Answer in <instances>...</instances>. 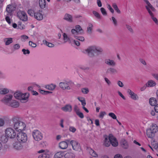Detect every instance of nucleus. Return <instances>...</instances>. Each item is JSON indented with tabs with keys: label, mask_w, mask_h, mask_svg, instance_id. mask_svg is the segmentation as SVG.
<instances>
[{
	"label": "nucleus",
	"mask_w": 158,
	"mask_h": 158,
	"mask_svg": "<svg viewBox=\"0 0 158 158\" xmlns=\"http://www.w3.org/2000/svg\"><path fill=\"white\" fill-rule=\"evenodd\" d=\"M5 135L2 136L1 138L2 142L4 143L7 142L9 139H13L15 138L17 132L14 128L8 127L5 130Z\"/></svg>",
	"instance_id": "nucleus-1"
},
{
	"label": "nucleus",
	"mask_w": 158,
	"mask_h": 158,
	"mask_svg": "<svg viewBox=\"0 0 158 158\" xmlns=\"http://www.w3.org/2000/svg\"><path fill=\"white\" fill-rule=\"evenodd\" d=\"M102 51V49L100 47L96 46H92L89 47L85 50V53L90 57L94 56V53L98 55L100 54Z\"/></svg>",
	"instance_id": "nucleus-2"
},
{
	"label": "nucleus",
	"mask_w": 158,
	"mask_h": 158,
	"mask_svg": "<svg viewBox=\"0 0 158 158\" xmlns=\"http://www.w3.org/2000/svg\"><path fill=\"white\" fill-rule=\"evenodd\" d=\"M102 51V49L100 47L96 46H92L89 47L85 50V53L90 57L94 56V53L98 55L100 54Z\"/></svg>",
	"instance_id": "nucleus-3"
},
{
	"label": "nucleus",
	"mask_w": 158,
	"mask_h": 158,
	"mask_svg": "<svg viewBox=\"0 0 158 158\" xmlns=\"http://www.w3.org/2000/svg\"><path fill=\"white\" fill-rule=\"evenodd\" d=\"M14 95L16 99L19 100L22 103H26L28 101L29 97L28 93H23L20 91H17L14 94Z\"/></svg>",
	"instance_id": "nucleus-4"
},
{
	"label": "nucleus",
	"mask_w": 158,
	"mask_h": 158,
	"mask_svg": "<svg viewBox=\"0 0 158 158\" xmlns=\"http://www.w3.org/2000/svg\"><path fill=\"white\" fill-rule=\"evenodd\" d=\"M27 12L31 16L34 17L38 20L40 21L43 19V15L41 10L36 11L35 9H31L28 10Z\"/></svg>",
	"instance_id": "nucleus-5"
},
{
	"label": "nucleus",
	"mask_w": 158,
	"mask_h": 158,
	"mask_svg": "<svg viewBox=\"0 0 158 158\" xmlns=\"http://www.w3.org/2000/svg\"><path fill=\"white\" fill-rule=\"evenodd\" d=\"M13 128L17 133L23 132L26 129V125L25 123L21 121H17L14 123Z\"/></svg>",
	"instance_id": "nucleus-6"
},
{
	"label": "nucleus",
	"mask_w": 158,
	"mask_h": 158,
	"mask_svg": "<svg viewBox=\"0 0 158 158\" xmlns=\"http://www.w3.org/2000/svg\"><path fill=\"white\" fill-rule=\"evenodd\" d=\"M158 127L156 124H153L150 128L147 130L146 133L148 137L149 138L153 137L155 134L158 131Z\"/></svg>",
	"instance_id": "nucleus-7"
},
{
	"label": "nucleus",
	"mask_w": 158,
	"mask_h": 158,
	"mask_svg": "<svg viewBox=\"0 0 158 158\" xmlns=\"http://www.w3.org/2000/svg\"><path fill=\"white\" fill-rule=\"evenodd\" d=\"M73 85V83L71 81H65L60 83L59 86L63 90H70Z\"/></svg>",
	"instance_id": "nucleus-8"
},
{
	"label": "nucleus",
	"mask_w": 158,
	"mask_h": 158,
	"mask_svg": "<svg viewBox=\"0 0 158 158\" xmlns=\"http://www.w3.org/2000/svg\"><path fill=\"white\" fill-rule=\"evenodd\" d=\"M16 137L18 141L20 143H25L27 140V135L23 131L17 133Z\"/></svg>",
	"instance_id": "nucleus-9"
},
{
	"label": "nucleus",
	"mask_w": 158,
	"mask_h": 158,
	"mask_svg": "<svg viewBox=\"0 0 158 158\" xmlns=\"http://www.w3.org/2000/svg\"><path fill=\"white\" fill-rule=\"evenodd\" d=\"M32 136L34 139L36 141H39L41 140L43 138V134L38 130H34L32 133Z\"/></svg>",
	"instance_id": "nucleus-10"
},
{
	"label": "nucleus",
	"mask_w": 158,
	"mask_h": 158,
	"mask_svg": "<svg viewBox=\"0 0 158 158\" xmlns=\"http://www.w3.org/2000/svg\"><path fill=\"white\" fill-rule=\"evenodd\" d=\"M18 17L23 21H26L28 20V17L26 13L24 11H19L17 13Z\"/></svg>",
	"instance_id": "nucleus-11"
},
{
	"label": "nucleus",
	"mask_w": 158,
	"mask_h": 158,
	"mask_svg": "<svg viewBox=\"0 0 158 158\" xmlns=\"http://www.w3.org/2000/svg\"><path fill=\"white\" fill-rule=\"evenodd\" d=\"M48 152H49L48 151L43 149L38 151V153H41V154L39 156L38 158H49V155Z\"/></svg>",
	"instance_id": "nucleus-12"
},
{
	"label": "nucleus",
	"mask_w": 158,
	"mask_h": 158,
	"mask_svg": "<svg viewBox=\"0 0 158 158\" xmlns=\"http://www.w3.org/2000/svg\"><path fill=\"white\" fill-rule=\"evenodd\" d=\"M21 143L16 141L13 143L12 144V148L17 151H20L23 149V146L21 144Z\"/></svg>",
	"instance_id": "nucleus-13"
},
{
	"label": "nucleus",
	"mask_w": 158,
	"mask_h": 158,
	"mask_svg": "<svg viewBox=\"0 0 158 158\" xmlns=\"http://www.w3.org/2000/svg\"><path fill=\"white\" fill-rule=\"evenodd\" d=\"M111 135H110L108 136L105 135L104 136L103 140V145L106 147H109L110 144V137Z\"/></svg>",
	"instance_id": "nucleus-14"
},
{
	"label": "nucleus",
	"mask_w": 158,
	"mask_h": 158,
	"mask_svg": "<svg viewBox=\"0 0 158 158\" xmlns=\"http://www.w3.org/2000/svg\"><path fill=\"white\" fill-rule=\"evenodd\" d=\"M69 142L74 150L78 151L81 149L80 144L77 141L71 140Z\"/></svg>",
	"instance_id": "nucleus-15"
},
{
	"label": "nucleus",
	"mask_w": 158,
	"mask_h": 158,
	"mask_svg": "<svg viewBox=\"0 0 158 158\" xmlns=\"http://www.w3.org/2000/svg\"><path fill=\"white\" fill-rule=\"evenodd\" d=\"M13 96L11 94H8L2 100L3 102L9 105L11 102Z\"/></svg>",
	"instance_id": "nucleus-16"
},
{
	"label": "nucleus",
	"mask_w": 158,
	"mask_h": 158,
	"mask_svg": "<svg viewBox=\"0 0 158 158\" xmlns=\"http://www.w3.org/2000/svg\"><path fill=\"white\" fill-rule=\"evenodd\" d=\"M105 64L110 66H114L116 65L115 61L113 60L110 58H106L104 60Z\"/></svg>",
	"instance_id": "nucleus-17"
},
{
	"label": "nucleus",
	"mask_w": 158,
	"mask_h": 158,
	"mask_svg": "<svg viewBox=\"0 0 158 158\" xmlns=\"http://www.w3.org/2000/svg\"><path fill=\"white\" fill-rule=\"evenodd\" d=\"M145 7L150 16H152L153 12H155V9L151 4L145 6Z\"/></svg>",
	"instance_id": "nucleus-18"
},
{
	"label": "nucleus",
	"mask_w": 158,
	"mask_h": 158,
	"mask_svg": "<svg viewBox=\"0 0 158 158\" xmlns=\"http://www.w3.org/2000/svg\"><path fill=\"white\" fill-rule=\"evenodd\" d=\"M127 93L130 95L131 98L134 100H136L138 99L139 97L137 94L135 93L131 90L129 89L127 90Z\"/></svg>",
	"instance_id": "nucleus-19"
},
{
	"label": "nucleus",
	"mask_w": 158,
	"mask_h": 158,
	"mask_svg": "<svg viewBox=\"0 0 158 158\" xmlns=\"http://www.w3.org/2000/svg\"><path fill=\"white\" fill-rule=\"evenodd\" d=\"M61 110L64 112H70L72 110V107L70 104H67L61 108Z\"/></svg>",
	"instance_id": "nucleus-20"
},
{
	"label": "nucleus",
	"mask_w": 158,
	"mask_h": 158,
	"mask_svg": "<svg viewBox=\"0 0 158 158\" xmlns=\"http://www.w3.org/2000/svg\"><path fill=\"white\" fill-rule=\"evenodd\" d=\"M110 144L112 145L114 147H117L118 145V141L114 136L111 135L110 137Z\"/></svg>",
	"instance_id": "nucleus-21"
},
{
	"label": "nucleus",
	"mask_w": 158,
	"mask_h": 158,
	"mask_svg": "<svg viewBox=\"0 0 158 158\" xmlns=\"http://www.w3.org/2000/svg\"><path fill=\"white\" fill-rule=\"evenodd\" d=\"M63 19L69 23H72L73 21L72 16L67 13L65 14L64 15Z\"/></svg>",
	"instance_id": "nucleus-22"
},
{
	"label": "nucleus",
	"mask_w": 158,
	"mask_h": 158,
	"mask_svg": "<svg viewBox=\"0 0 158 158\" xmlns=\"http://www.w3.org/2000/svg\"><path fill=\"white\" fill-rule=\"evenodd\" d=\"M66 141H62L59 143V146L60 148L62 149H65L67 148L68 146L67 142H69V141L68 139Z\"/></svg>",
	"instance_id": "nucleus-23"
},
{
	"label": "nucleus",
	"mask_w": 158,
	"mask_h": 158,
	"mask_svg": "<svg viewBox=\"0 0 158 158\" xmlns=\"http://www.w3.org/2000/svg\"><path fill=\"white\" fill-rule=\"evenodd\" d=\"M106 73L107 74H114L117 73L118 71L116 69L114 68L110 67L107 69Z\"/></svg>",
	"instance_id": "nucleus-24"
},
{
	"label": "nucleus",
	"mask_w": 158,
	"mask_h": 158,
	"mask_svg": "<svg viewBox=\"0 0 158 158\" xmlns=\"http://www.w3.org/2000/svg\"><path fill=\"white\" fill-rule=\"evenodd\" d=\"M19 105V102L15 100H12L11 102L10 103L9 105L13 108H17Z\"/></svg>",
	"instance_id": "nucleus-25"
},
{
	"label": "nucleus",
	"mask_w": 158,
	"mask_h": 158,
	"mask_svg": "<svg viewBox=\"0 0 158 158\" xmlns=\"http://www.w3.org/2000/svg\"><path fill=\"white\" fill-rule=\"evenodd\" d=\"M3 42L6 45H9L13 43V38L10 37L5 38L3 39Z\"/></svg>",
	"instance_id": "nucleus-26"
},
{
	"label": "nucleus",
	"mask_w": 158,
	"mask_h": 158,
	"mask_svg": "<svg viewBox=\"0 0 158 158\" xmlns=\"http://www.w3.org/2000/svg\"><path fill=\"white\" fill-rule=\"evenodd\" d=\"M15 7L12 5H8L7 6L6 10L8 14H11V13L14 10Z\"/></svg>",
	"instance_id": "nucleus-27"
},
{
	"label": "nucleus",
	"mask_w": 158,
	"mask_h": 158,
	"mask_svg": "<svg viewBox=\"0 0 158 158\" xmlns=\"http://www.w3.org/2000/svg\"><path fill=\"white\" fill-rule=\"evenodd\" d=\"M156 85V82L153 80H150L148 81L145 85L147 87H153Z\"/></svg>",
	"instance_id": "nucleus-28"
},
{
	"label": "nucleus",
	"mask_w": 158,
	"mask_h": 158,
	"mask_svg": "<svg viewBox=\"0 0 158 158\" xmlns=\"http://www.w3.org/2000/svg\"><path fill=\"white\" fill-rule=\"evenodd\" d=\"M56 86L55 85L51 84L49 85H45V87L46 89L50 90H53L56 88Z\"/></svg>",
	"instance_id": "nucleus-29"
},
{
	"label": "nucleus",
	"mask_w": 158,
	"mask_h": 158,
	"mask_svg": "<svg viewBox=\"0 0 158 158\" xmlns=\"http://www.w3.org/2000/svg\"><path fill=\"white\" fill-rule=\"evenodd\" d=\"M121 143L122 147L124 149H127L129 147L127 142L124 139L121 140Z\"/></svg>",
	"instance_id": "nucleus-30"
},
{
	"label": "nucleus",
	"mask_w": 158,
	"mask_h": 158,
	"mask_svg": "<svg viewBox=\"0 0 158 158\" xmlns=\"http://www.w3.org/2000/svg\"><path fill=\"white\" fill-rule=\"evenodd\" d=\"M64 155V153L59 152L56 153L54 155V158H63Z\"/></svg>",
	"instance_id": "nucleus-31"
},
{
	"label": "nucleus",
	"mask_w": 158,
	"mask_h": 158,
	"mask_svg": "<svg viewBox=\"0 0 158 158\" xmlns=\"http://www.w3.org/2000/svg\"><path fill=\"white\" fill-rule=\"evenodd\" d=\"M9 89L7 88H3L0 89V94H6L9 93Z\"/></svg>",
	"instance_id": "nucleus-32"
},
{
	"label": "nucleus",
	"mask_w": 158,
	"mask_h": 158,
	"mask_svg": "<svg viewBox=\"0 0 158 158\" xmlns=\"http://www.w3.org/2000/svg\"><path fill=\"white\" fill-rule=\"evenodd\" d=\"M78 32L76 30L74 29H73L71 30V36L75 38H77V35Z\"/></svg>",
	"instance_id": "nucleus-33"
},
{
	"label": "nucleus",
	"mask_w": 158,
	"mask_h": 158,
	"mask_svg": "<svg viewBox=\"0 0 158 158\" xmlns=\"http://www.w3.org/2000/svg\"><path fill=\"white\" fill-rule=\"evenodd\" d=\"M63 36L64 43L70 41V39L67 34L64 33L63 34Z\"/></svg>",
	"instance_id": "nucleus-34"
},
{
	"label": "nucleus",
	"mask_w": 158,
	"mask_h": 158,
	"mask_svg": "<svg viewBox=\"0 0 158 158\" xmlns=\"http://www.w3.org/2000/svg\"><path fill=\"white\" fill-rule=\"evenodd\" d=\"M157 101L156 99L154 98H152L149 99V103L152 106H155L156 105Z\"/></svg>",
	"instance_id": "nucleus-35"
},
{
	"label": "nucleus",
	"mask_w": 158,
	"mask_h": 158,
	"mask_svg": "<svg viewBox=\"0 0 158 158\" xmlns=\"http://www.w3.org/2000/svg\"><path fill=\"white\" fill-rule=\"evenodd\" d=\"M39 4L41 8L43 9L45 7L46 3L45 0H39Z\"/></svg>",
	"instance_id": "nucleus-36"
},
{
	"label": "nucleus",
	"mask_w": 158,
	"mask_h": 158,
	"mask_svg": "<svg viewBox=\"0 0 158 158\" xmlns=\"http://www.w3.org/2000/svg\"><path fill=\"white\" fill-rule=\"evenodd\" d=\"M42 42L43 44L44 45L49 47L52 48L54 46V45L53 44L51 43L48 42L46 40H43Z\"/></svg>",
	"instance_id": "nucleus-37"
},
{
	"label": "nucleus",
	"mask_w": 158,
	"mask_h": 158,
	"mask_svg": "<svg viewBox=\"0 0 158 158\" xmlns=\"http://www.w3.org/2000/svg\"><path fill=\"white\" fill-rule=\"evenodd\" d=\"M78 100L81 103V104L83 106H85L86 104L85 99L84 98L82 97H79L77 98Z\"/></svg>",
	"instance_id": "nucleus-38"
},
{
	"label": "nucleus",
	"mask_w": 158,
	"mask_h": 158,
	"mask_svg": "<svg viewBox=\"0 0 158 158\" xmlns=\"http://www.w3.org/2000/svg\"><path fill=\"white\" fill-rule=\"evenodd\" d=\"M93 27V25L90 23H89L87 27V31L89 34H91L92 33Z\"/></svg>",
	"instance_id": "nucleus-39"
},
{
	"label": "nucleus",
	"mask_w": 158,
	"mask_h": 158,
	"mask_svg": "<svg viewBox=\"0 0 158 158\" xmlns=\"http://www.w3.org/2000/svg\"><path fill=\"white\" fill-rule=\"evenodd\" d=\"M89 153L90 155L94 157H97L98 156V155L92 149H90L89 150Z\"/></svg>",
	"instance_id": "nucleus-40"
},
{
	"label": "nucleus",
	"mask_w": 158,
	"mask_h": 158,
	"mask_svg": "<svg viewBox=\"0 0 158 158\" xmlns=\"http://www.w3.org/2000/svg\"><path fill=\"white\" fill-rule=\"evenodd\" d=\"M75 29L76 31L79 33H82L83 32V30L81 27L79 25H76L75 26Z\"/></svg>",
	"instance_id": "nucleus-41"
},
{
	"label": "nucleus",
	"mask_w": 158,
	"mask_h": 158,
	"mask_svg": "<svg viewBox=\"0 0 158 158\" xmlns=\"http://www.w3.org/2000/svg\"><path fill=\"white\" fill-rule=\"evenodd\" d=\"M11 16V14H8L6 16L5 19L6 21L9 24L11 23L10 17Z\"/></svg>",
	"instance_id": "nucleus-42"
},
{
	"label": "nucleus",
	"mask_w": 158,
	"mask_h": 158,
	"mask_svg": "<svg viewBox=\"0 0 158 158\" xmlns=\"http://www.w3.org/2000/svg\"><path fill=\"white\" fill-rule=\"evenodd\" d=\"M39 91L41 94L44 95L49 94L52 93L51 92L46 91L40 89H39Z\"/></svg>",
	"instance_id": "nucleus-43"
},
{
	"label": "nucleus",
	"mask_w": 158,
	"mask_h": 158,
	"mask_svg": "<svg viewBox=\"0 0 158 158\" xmlns=\"http://www.w3.org/2000/svg\"><path fill=\"white\" fill-rule=\"evenodd\" d=\"M20 48V45L19 44H16L13 45V48L14 50H18Z\"/></svg>",
	"instance_id": "nucleus-44"
},
{
	"label": "nucleus",
	"mask_w": 158,
	"mask_h": 158,
	"mask_svg": "<svg viewBox=\"0 0 158 158\" xmlns=\"http://www.w3.org/2000/svg\"><path fill=\"white\" fill-rule=\"evenodd\" d=\"M93 13L97 19H101V15L97 11L94 10L93 11Z\"/></svg>",
	"instance_id": "nucleus-45"
},
{
	"label": "nucleus",
	"mask_w": 158,
	"mask_h": 158,
	"mask_svg": "<svg viewBox=\"0 0 158 158\" xmlns=\"http://www.w3.org/2000/svg\"><path fill=\"white\" fill-rule=\"evenodd\" d=\"M100 11L103 15L106 16L107 15L106 11L104 8L101 7L100 8Z\"/></svg>",
	"instance_id": "nucleus-46"
},
{
	"label": "nucleus",
	"mask_w": 158,
	"mask_h": 158,
	"mask_svg": "<svg viewBox=\"0 0 158 158\" xmlns=\"http://www.w3.org/2000/svg\"><path fill=\"white\" fill-rule=\"evenodd\" d=\"M106 114V113L105 111H101L100 112L99 115V117L101 119L103 118L104 116Z\"/></svg>",
	"instance_id": "nucleus-47"
},
{
	"label": "nucleus",
	"mask_w": 158,
	"mask_h": 158,
	"mask_svg": "<svg viewBox=\"0 0 158 158\" xmlns=\"http://www.w3.org/2000/svg\"><path fill=\"white\" fill-rule=\"evenodd\" d=\"M107 7L108 9L112 13H114V9L112 8L111 6L109 4H106Z\"/></svg>",
	"instance_id": "nucleus-48"
},
{
	"label": "nucleus",
	"mask_w": 158,
	"mask_h": 158,
	"mask_svg": "<svg viewBox=\"0 0 158 158\" xmlns=\"http://www.w3.org/2000/svg\"><path fill=\"white\" fill-rule=\"evenodd\" d=\"M82 92L85 94H88L89 91V89L87 88H83L81 89Z\"/></svg>",
	"instance_id": "nucleus-49"
},
{
	"label": "nucleus",
	"mask_w": 158,
	"mask_h": 158,
	"mask_svg": "<svg viewBox=\"0 0 158 158\" xmlns=\"http://www.w3.org/2000/svg\"><path fill=\"white\" fill-rule=\"evenodd\" d=\"M108 115L113 119H116L117 116L115 114L112 112H110L108 114Z\"/></svg>",
	"instance_id": "nucleus-50"
},
{
	"label": "nucleus",
	"mask_w": 158,
	"mask_h": 158,
	"mask_svg": "<svg viewBox=\"0 0 158 158\" xmlns=\"http://www.w3.org/2000/svg\"><path fill=\"white\" fill-rule=\"evenodd\" d=\"M21 39L22 41H25L28 38V37L25 35H22L20 36Z\"/></svg>",
	"instance_id": "nucleus-51"
},
{
	"label": "nucleus",
	"mask_w": 158,
	"mask_h": 158,
	"mask_svg": "<svg viewBox=\"0 0 158 158\" xmlns=\"http://www.w3.org/2000/svg\"><path fill=\"white\" fill-rule=\"evenodd\" d=\"M150 16L151 17V18L152 20L156 24H158V21L156 17H154V14L152 15V16Z\"/></svg>",
	"instance_id": "nucleus-52"
},
{
	"label": "nucleus",
	"mask_w": 158,
	"mask_h": 158,
	"mask_svg": "<svg viewBox=\"0 0 158 158\" xmlns=\"http://www.w3.org/2000/svg\"><path fill=\"white\" fill-rule=\"evenodd\" d=\"M73 110L76 114L80 111L79 108L78 107V106L76 105L74 106L73 108Z\"/></svg>",
	"instance_id": "nucleus-53"
},
{
	"label": "nucleus",
	"mask_w": 158,
	"mask_h": 158,
	"mask_svg": "<svg viewBox=\"0 0 158 158\" xmlns=\"http://www.w3.org/2000/svg\"><path fill=\"white\" fill-rule=\"evenodd\" d=\"M29 46L33 48H35L37 46L36 44L35 43L31 41H29Z\"/></svg>",
	"instance_id": "nucleus-54"
},
{
	"label": "nucleus",
	"mask_w": 158,
	"mask_h": 158,
	"mask_svg": "<svg viewBox=\"0 0 158 158\" xmlns=\"http://www.w3.org/2000/svg\"><path fill=\"white\" fill-rule=\"evenodd\" d=\"M22 51L24 55L29 54L30 53V51L28 49L26 50L25 49H23L22 50Z\"/></svg>",
	"instance_id": "nucleus-55"
},
{
	"label": "nucleus",
	"mask_w": 158,
	"mask_h": 158,
	"mask_svg": "<svg viewBox=\"0 0 158 158\" xmlns=\"http://www.w3.org/2000/svg\"><path fill=\"white\" fill-rule=\"evenodd\" d=\"M69 130L70 131L74 133L76 131V129L74 127L70 126L69 127Z\"/></svg>",
	"instance_id": "nucleus-56"
},
{
	"label": "nucleus",
	"mask_w": 158,
	"mask_h": 158,
	"mask_svg": "<svg viewBox=\"0 0 158 158\" xmlns=\"http://www.w3.org/2000/svg\"><path fill=\"white\" fill-rule=\"evenodd\" d=\"M72 154L71 153L67 152L66 154L64 153V157L65 158H69L71 157Z\"/></svg>",
	"instance_id": "nucleus-57"
},
{
	"label": "nucleus",
	"mask_w": 158,
	"mask_h": 158,
	"mask_svg": "<svg viewBox=\"0 0 158 158\" xmlns=\"http://www.w3.org/2000/svg\"><path fill=\"white\" fill-rule=\"evenodd\" d=\"M18 27L20 29L22 30L25 28V26L24 24L20 23L18 24Z\"/></svg>",
	"instance_id": "nucleus-58"
},
{
	"label": "nucleus",
	"mask_w": 158,
	"mask_h": 158,
	"mask_svg": "<svg viewBox=\"0 0 158 158\" xmlns=\"http://www.w3.org/2000/svg\"><path fill=\"white\" fill-rule=\"evenodd\" d=\"M5 123V122L3 118H0V127L3 126Z\"/></svg>",
	"instance_id": "nucleus-59"
},
{
	"label": "nucleus",
	"mask_w": 158,
	"mask_h": 158,
	"mask_svg": "<svg viewBox=\"0 0 158 158\" xmlns=\"http://www.w3.org/2000/svg\"><path fill=\"white\" fill-rule=\"evenodd\" d=\"M104 80L108 85H111V82L107 78L105 77Z\"/></svg>",
	"instance_id": "nucleus-60"
},
{
	"label": "nucleus",
	"mask_w": 158,
	"mask_h": 158,
	"mask_svg": "<svg viewBox=\"0 0 158 158\" xmlns=\"http://www.w3.org/2000/svg\"><path fill=\"white\" fill-rule=\"evenodd\" d=\"M113 23L115 26H117V21L116 19L114 17H111Z\"/></svg>",
	"instance_id": "nucleus-61"
},
{
	"label": "nucleus",
	"mask_w": 158,
	"mask_h": 158,
	"mask_svg": "<svg viewBox=\"0 0 158 158\" xmlns=\"http://www.w3.org/2000/svg\"><path fill=\"white\" fill-rule=\"evenodd\" d=\"M76 114L81 118H83L84 117L83 114L80 111Z\"/></svg>",
	"instance_id": "nucleus-62"
},
{
	"label": "nucleus",
	"mask_w": 158,
	"mask_h": 158,
	"mask_svg": "<svg viewBox=\"0 0 158 158\" xmlns=\"http://www.w3.org/2000/svg\"><path fill=\"white\" fill-rule=\"evenodd\" d=\"M126 27L129 31L132 33L133 32V30L130 26L128 25H126Z\"/></svg>",
	"instance_id": "nucleus-63"
},
{
	"label": "nucleus",
	"mask_w": 158,
	"mask_h": 158,
	"mask_svg": "<svg viewBox=\"0 0 158 158\" xmlns=\"http://www.w3.org/2000/svg\"><path fill=\"white\" fill-rule=\"evenodd\" d=\"M152 75L158 81V74L152 73Z\"/></svg>",
	"instance_id": "nucleus-64"
}]
</instances>
